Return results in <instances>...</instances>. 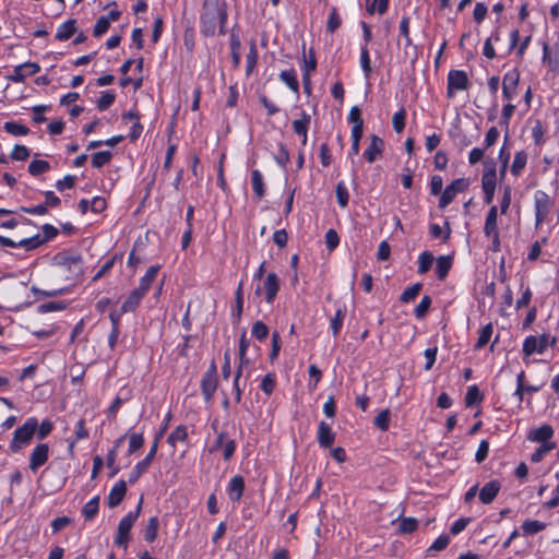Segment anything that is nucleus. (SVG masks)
Listing matches in <instances>:
<instances>
[{
    "mask_svg": "<svg viewBox=\"0 0 559 559\" xmlns=\"http://www.w3.org/2000/svg\"><path fill=\"white\" fill-rule=\"evenodd\" d=\"M200 20L202 35L214 36L217 22L227 21L226 3L221 0H203Z\"/></svg>",
    "mask_w": 559,
    "mask_h": 559,
    "instance_id": "1",
    "label": "nucleus"
},
{
    "mask_svg": "<svg viewBox=\"0 0 559 559\" xmlns=\"http://www.w3.org/2000/svg\"><path fill=\"white\" fill-rule=\"evenodd\" d=\"M43 233H44L43 238L40 237L39 234H36L32 237L24 238L19 241H14L11 238L0 235V245L2 247H10V248L23 247V248H25L26 251H31V250L38 248L39 246L47 242L48 240L55 238L58 235V229L50 224H45L43 226Z\"/></svg>",
    "mask_w": 559,
    "mask_h": 559,
    "instance_id": "2",
    "label": "nucleus"
},
{
    "mask_svg": "<svg viewBox=\"0 0 559 559\" xmlns=\"http://www.w3.org/2000/svg\"><path fill=\"white\" fill-rule=\"evenodd\" d=\"M142 502L143 497H141L135 510L129 512L120 520L117 530V536L115 538V544L117 546L123 547L124 549L127 548L128 542L130 539V531L142 511Z\"/></svg>",
    "mask_w": 559,
    "mask_h": 559,
    "instance_id": "3",
    "label": "nucleus"
},
{
    "mask_svg": "<svg viewBox=\"0 0 559 559\" xmlns=\"http://www.w3.org/2000/svg\"><path fill=\"white\" fill-rule=\"evenodd\" d=\"M37 427L38 421L35 417L28 418L23 426L19 427L13 433V439L10 444L11 451L16 453L23 445L28 444L37 430Z\"/></svg>",
    "mask_w": 559,
    "mask_h": 559,
    "instance_id": "4",
    "label": "nucleus"
},
{
    "mask_svg": "<svg viewBox=\"0 0 559 559\" xmlns=\"http://www.w3.org/2000/svg\"><path fill=\"white\" fill-rule=\"evenodd\" d=\"M53 259L59 266L67 270V280L74 281L83 275V259L80 254L69 255L67 253H59Z\"/></svg>",
    "mask_w": 559,
    "mask_h": 559,
    "instance_id": "5",
    "label": "nucleus"
},
{
    "mask_svg": "<svg viewBox=\"0 0 559 559\" xmlns=\"http://www.w3.org/2000/svg\"><path fill=\"white\" fill-rule=\"evenodd\" d=\"M485 171L481 177V186L485 194V202L490 204L493 200L495 190H496V181H497V171H496V163L493 159L485 160Z\"/></svg>",
    "mask_w": 559,
    "mask_h": 559,
    "instance_id": "6",
    "label": "nucleus"
},
{
    "mask_svg": "<svg viewBox=\"0 0 559 559\" xmlns=\"http://www.w3.org/2000/svg\"><path fill=\"white\" fill-rule=\"evenodd\" d=\"M217 384V367L215 361H212L201 381V391L205 402L210 403L213 400Z\"/></svg>",
    "mask_w": 559,
    "mask_h": 559,
    "instance_id": "7",
    "label": "nucleus"
},
{
    "mask_svg": "<svg viewBox=\"0 0 559 559\" xmlns=\"http://www.w3.org/2000/svg\"><path fill=\"white\" fill-rule=\"evenodd\" d=\"M469 187V179L459 178L448 185L439 199V207L445 209L455 198L456 193L464 192Z\"/></svg>",
    "mask_w": 559,
    "mask_h": 559,
    "instance_id": "8",
    "label": "nucleus"
},
{
    "mask_svg": "<svg viewBox=\"0 0 559 559\" xmlns=\"http://www.w3.org/2000/svg\"><path fill=\"white\" fill-rule=\"evenodd\" d=\"M468 76L462 70H451L448 74V97H453V91H464L468 88Z\"/></svg>",
    "mask_w": 559,
    "mask_h": 559,
    "instance_id": "9",
    "label": "nucleus"
},
{
    "mask_svg": "<svg viewBox=\"0 0 559 559\" xmlns=\"http://www.w3.org/2000/svg\"><path fill=\"white\" fill-rule=\"evenodd\" d=\"M49 455V445L47 443H39L32 451L29 456V469L32 472H36L40 466H43Z\"/></svg>",
    "mask_w": 559,
    "mask_h": 559,
    "instance_id": "10",
    "label": "nucleus"
},
{
    "mask_svg": "<svg viewBox=\"0 0 559 559\" xmlns=\"http://www.w3.org/2000/svg\"><path fill=\"white\" fill-rule=\"evenodd\" d=\"M156 455V442H153L147 455L140 461L130 473L129 483L134 484L147 471Z\"/></svg>",
    "mask_w": 559,
    "mask_h": 559,
    "instance_id": "11",
    "label": "nucleus"
},
{
    "mask_svg": "<svg viewBox=\"0 0 559 559\" xmlns=\"http://www.w3.org/2000/svg\"><path fill=\"white\" fill-rule=\"evenodd\" d=\"M383 148V140L380 136L372 134L370 135V144L364 152V157L368 163H373L378 156L382 155Z\"/></svg>",
    "mask_w": 559,
    "mask_h": 559,
    "instance_id": "12",
    "label": "nucleus"
},
{
    "mask_svg": "<svg viewBox=\"0 0 559 559\" xmlns=\"http://www.w3.org/2000/svg\"><path fill=\"white\" fill-rule=\"evenodd\" d=\"M520 74L513 69L509 71L502 81V94L506 99H511L515 93L516 86L519 84Z\"/></svg>",
    "mask_w": 559,
    "mask_h": 559,
    "instance_id": "13",
    "label": "nucleus"
},
{
    "mask_svg": "<svg viewBox=\"0 0 559 559\" xmlns=\"http://www.w3.org/2000/svg\"><path fill=\"white\" fill-rule=\"evenodd\" d=\"M127 493V481L120 479L110 490L109 496L107 498V503L109 508L118 507L122 500L124 499Z\"/></svg>",
    "mask_w": 559,
    "mask_h": 559,
    "instance_id": "14",
    "label": "nucleus"
},
{
    "mask_svg": "<svg viewBox=\"0 0 559 559\" xmlns=\"http://www.w3.org/2000/svg\"><path fill=\"white\" fill-rule=\"evenodd\" d=\"M265 300L271 304L280 290V278L275 273H269L264 281Z\"/></svg>",
    "mask_w": 559,
    "mask_h": 559,
    "instance_id": "15",
    "label": "nucleus"
},
{
    "mask_svg": "<svg viewBox=\"0 0 559 559\" xmlns=\"http://www.w3.org/2000/svg\"><path fill=\"white\" fill-rule=\"evenodd\" d=\"M501 488V484L499 480H491L487 483L479 491V500L484 504L491 503L497 497L499 490Z\"/></svg>",
    "mask_w": 559,
    "mask_h": 559,
    "instance_id": "16",
    "label": "nucleus"
},
{
    "mask_svg": "<svg viewBox=\"0 0 559 559\" xmlns=\"http://www.w3.org/2000/svg\"><path fill=\"white\" fill-rule=\"evenodd\" d=\"M335 441V433L332 431L330 425L324 421L319 424L318 428V442L322 448H331Z\"/></svg>",
    "mask_w": 559,
    "mask_h": 559,
    "instance_id": "17",
    "label": "nucleus"
},
{
    "mask_svg": "<svg viewBox=\"0 0 559 559\" xmlns=\"http://www.w3.org/2000/svg\"><path fill=\"white\" fill-rule=\"evenodd\" d=\"M245 480L240 475L234 476L228 486L229 497L233 501H239L243 495Z\"/></svg>",
    "mask_w": 559,
    "mask_h": 559,
    "instance_id": "18",
    "label": "nucleus"
},
{
    "mask_svg": "<svg viewBox=\"0 0 559 559\" xmlns=\"http://www.w3.org/2000/svg\"><path fill=\"white\" fill-rule=\"evenodd\" d=\"M554 435V429L550 425H543L539 428L532 430L528 433V439L534 442H550L549 439Z\"/></svg>",
    "mask_w": 559,
    "mask_h": 559,
    "instance_id": "19",
    "label": "nucleus"
},
{
    "mask_svg": "<svg viewBox=\"0 0 559 559\" xmlns=\"http://www.w3.org/2000/svg\"><path fill=\"white\" fill-rule=\"evenodd\" d=\"M76 32V21L70 19L58 27L55 38L60 41L70 39Z\"/></svg>",
    "mask_w": 559,
    "mask_h": 559,
    "instance_id": "20",
    "label": "nucleus"
},
{
    "mask_svg": "<svg viewBox=\"0 0 559 559\" xmlns=\"http://www.w3.org/2000/svg\"><path fill=\"white\" fill-rule=\"evenodd\" d=\"M145 296V293L141 292L138 287L133 289L126 301L121 306V312L127 313L133 311Z\"/></svg>",
    "mask_w": 559,
    "mask_h": 559,
    "instance_id": "21",
    "label": "nucleus"
},
{
    "mask_svg": "<svg viewBox=\"0 0 559 559\" xmlns=\"http://www.w3.org/2000/svg\"><path fill=\"white\" fill-rule=\"evenodd\" d=\"M452 263H453V255H440L437 259L436 273H437L438 280L443 281L448 276V274L452 267Z\"/></svg>",
    "mask_w": 559,
    "mask_h": 559,
    "instance_id": "22",
    "label": "nucleus"
},
{
    "mask_svg": "<svg viewBox=\"0 0 559 559\" xmlns=\"http://www.w3.org/2000/svg\"><path fill=\"white\" fill-rule=\"evenodd\" d=\"M497 216H498V209L496 205H492L486 217L485 226H484V233L487 237H490L492 233L498 231L497 230Z\"/></svg>",
    "mask_w": 559,
    "mask_h": 559,
    "instance_id": "23",
    "label": "nucleus"
},
{
    "mask_svg": "<svg viewBox=\"0 0 559 559\" xmlns=\"http://www.w3.org/2000/svg\"><path fill=\"white\" fill-rule=\"evenodd\" d=\"M483 400L484 394L476 384L468 386L464 399L466 407H473L474 405L481 403Z\"/></svg>",
    "mask_w": 559,
    "mask_h": 559,
    "instance_id": "24",
    "label": "nucleus"
},
{
    "mask_svg": "<svg viewBox=\"0 0 559 559\" xmlns=\"http://www.w3.org/2000/svg\"><path fill=\"white\" fill-rule=\"evenodd\" d=\"M159 267V265H152L148 267L146 274L141 278L140 285L138 287L141 292L145 294L148 292L151 284L155 280Z\"/></svg>",
    "mask_w": 559,
    "mask_h": 559,
    "instance_id": "25",
    "label": "nucleus"
},
{
    "mask_svg": "<svg viewBox=\"0 0 559 559\" xmlns=\"http://www.w3.org/2000/svg\"><path fill=\"white\" fill-rule=\"evenodd\" d=\"M280 79L295 93L299 91L297 74L294 69L284 70L280 74Z\"/></svg>",
    "mask_w": 559,
    "mask_h": 559,
    "instance_id": "26",
    "label": "nucleus"
},
{
    "mask_svg": "<svg viewBox=\"0 0 559 559\" xmlns=\"http://www.w3.org/2000/svg\"><path fill=\"white\" fill-rule=\"evenodd\" d=\"M240 47L241 43L238 35L233 31L230 35V55L235 68L239 67L240 63Z\"/></svg>",
    "mask_w": 559,
    "mask_h": 559,
    "instance_id": "27",
    "label": "nucleus"
},
{
    "mask_svg": "<svg viewBox=\"0 0 559 559\" xmlns=\"http://www.w3.org/2000/svg\"><path fill=\"white\" fill-rule=\"evenodd\" d=\"M99 509V497L96 496L93 499H91L88 502H86L82 509V514L85 518V520H93L96 514L98 513Z\"/></svg>",
    "mask_w": 559,
    "mask_h": 559,
    "instance_id": "28",
    "label": "nucleus"
},
{
    "mask_svg": "<svg viewBox=\"0 0 559 559\" xmlns=\"http://www.w3.org/2000/svg\"><path fill=\"white\" fill-rule=\"evenodd\" d=\"M527 163V154L524 151H520L515 153L512 166H511V173L513 176H519L521 171L525 168Z\"/></svg>",
    "mask_w": 559,
    "mask_h": 559,
    "instance_id": "29",
    "label": "nucleus"
},
{
    "mask_svg": "<svg viewBox=\"0 0 559 559\" xmlns=\"http://www.w3.org/2000/svg\"><path fill=\"white\" fill-rule=\"evenodd\" d=\"M435 257L430 251H424L418 258V270L419 274H426L432 266Z\"/></svg>",
    "mask_w": 559,
    "mask_h": 559,
    "instance_id": "30",
    "label": "nucleus"
},
{
    "mask_svg": "<svg viewBox=\"0 0 559 559\" xmlns=\"http://www.w3.org/2000/svg\"><path fill=\"white\" fill-rule=\"evenodd\" d=\"M158 526H159V522H158V518L157 516H152L150 520H148V523L144 530V539L148 543H153L156 537H157V532H158Z\"/></svg>",
    "mask_w": 559,
    "mask_h": 559,
    "instance_id": "31",
    "label": "nucleus"
},
{
    "mask_svg": "<svg viewBox=\"0 0 559 559\" xmlns=\"http://www.w3.org/2000/svg\"><path fill=\"white\" fill-rule=\"evenodd\" d=\"M251 182H252V189L258 197V199H261L264 197L265 190H264V182L261 173L258 169L252 170L251 174Z\"/></svg>",
    "mask_w": 559,
    "mask_h": 559,
    "instance_id": "32",
    "label": "nucleus"
},
{
    "mask_svg": "<svg viewBox=\"0 0 559 559\" xmlns=\"http://www.w3.org/2000/svg\"><path fill=\"white\" fill-rule=\"evenodd\" d=\"M429 233L432 238H442V241L445 242L449 240L451 235V228L449 222H445V230L442 229L438 224H431L429 227Z\"/></svg>",
    "mask_w": 559,
    "mask_h": 559,
    "instance_id": "33",
    "label": "nucleus"
},
{
    "mask_svg": "<svg viewBox=\"0 0 559 559\" xmlns=\"http://www.w3.org/2000/svg\"><path fill=\"white\" fill-rule=\"evenodd\" d=\"M3 129L15 136L26 135L29 133V129L26 126L20 124L15 121H7Z\"/></svg>",
    "mask_w": 559,
    "mask_h": 559,
    "instance_id": "34",
    "label": "nucleus"
},
{
    "mask_svg": "<svg viewBox=\"0 0 559 559\" xmlns=\"http://www.w3.org/2000/svg\"><path fill=\"white\" fill-rule=\"evenodd\" d=\"M112 158V154L110 151H100L94 153L92 156V166L94 168H102L104 165L108 164Z\"/></svg>",
    "mask_w": 559,
    "mask_h": 559,
    "instance_id": "35",
    "label": "nucleus"
},
{
    "mask_svg": "<svg viewBox=\"0 0 559 559\" xmlns=\"http://www.w3.org/2000/svg\"><path fill=\"white\" fill-rule=\"evenodd\" d=\"M423 289V284L421 283H416L409 287H407L403 293L402 295L400 296V300L402 302H409V301H413L418 295L419 293L421 292Z\"/></svg>",
    "mask_w": 559,
    "mask_h": 559,
    "instance_id": "36",
    "label": "nucleus"
},
{
    "mask_svg": "<svg viewBox=\"0 0 559 559\" xmlns=\"http://www.w3.org/2000/svg\"><path fill=\"white\" fill-rule=\"evenodd\" d=\"M546 524L537 520H527L522 524V530L525 535H533L545 530Z\"/></svg>",
    "mask_w": 559,
    "mask_h": 559,
    "instance_id": "37",
    "label": "nucleus"
},
{
    "mask_svg": "<svg viewBox=\"0 0 559 559\" xmlns=\"http://www.w3.org/2000/svg\"><path fill=\"white\" fill-rule=\"evenodd\" d=\"M556 448V443L555 442H546V443H542L540 447H538L535 452L531 455V461L533 463H538L540 462L544 456L550 452L551 450H554Z\"/></svg>",
    "mask_w": 559,
    "mask_h": 559,
    "instance_id": "38",
    "label": "nucleus"
},
{
    "mask_svg": "<svg viewBox=\"0 0 559 559\" xmlns=\"http://www.w3.org/2000/svg\"><path fill=\"white\" fill-rule=\"evenodd\" d=\"M515 106L513 104H507L502 109L500 124L506 127L504 142L509 139V121L514 112Z\"/></svg>",
    "mask_w": 559,
    "mask_h": 559,
    "instance_id": "39",
    "label": "nucleus"
},
{
    "mask_svg": "<svg viewBox=\"0 0 559 559\" xmlns=\"http://www.w3.org/2000/svg\"><path fill=\"white\" fill-rule=\"evenodd\" d=\"M50 169L48 162L43 159H35L28 165V173L32 176H39Z\"/></svg>",
    "mask_w": 559,
    "mask_h": 559,
    "instance_id": "40",
    "label": "nucleus"
},
{
    "mask_svg": "<svg viewBox=\"0 0 559 559\" xmlns=\"http://www.w3.org/2000/svg\"><path fill=\"white\" fill-rule=\"evenodd\" d=\"M391 413L390 409L381 411L374 418V426L379 428L381 431H386L390 426Z\"/></svg>",
    "mask_w": 559,
    "mask_h": 559,
    "instance_id": "41",
    "label": "nucleus"
},
{
    "mask_svg": "<svg viewBox=\"0 0 559 559\" xmlns=\"http://www.w3.org/2000/svg\"><path fill=\"white\" fill-rule=\"evenodd\" d=\"M432 300L430 296H424L420 302L416 306L414 312L417 319H424L431 307Z\"/></svg>",
    "mask_w": 559,
    "mask_h": 559,
    "instance_id": "42",
    "label": "nucleus"
},
{
    "mask_svg": "<svg viewBox=\"0 0 559 559\" xmlns=\"http://www.w3.org/2000/svg\"><path fill=\"white\" fill-rule=\"evenodd\" d=\"M251 333L258 341L263 342L269 335V328L262 321H257L252 325Z\"/></svg>",
    "mask_w": 559,
    "mask_h": 559,
    "instance_id": "43",
    "label": "nucleus"
},
{
    "mask_svg": "<svg viewBox=\"0 0 559 559\" xmlns=\"http://www.w3.org/2000/svg\"><path fill=\"white\" fill-rule=\"evenodd\" d=\"M188 438L187 427L179 425L167 438L170 445H175L177 441H185Z\"/></svg>",
    "mask_w": 559,
    "mask_h": 559,
    "instance_id": "44",
    "label": "nucleus"
},
{
    "mask_svg": "<svg viewBox=\"0 0 559 559\" xmlns=\"http://www.w3.org/2000/svg\"><path fill=\"white\" fill-rule=\"evenodd\" d=\"M418 527V522L414 518H402L399 525V531L402 534H411Z\"/></svg>",
    "mask_w": 559,
    "mask_h": 559,
    "instance_id": "45",
    "label": "nucleus"
},
{
    "mask_svg": "<svg viewBox=\"0 0 559 559\" xmlns=\"http://www.w3.org/2000/svg\"><path fill=\"white\" fill-rule=\"evenodd\" d=\"M492 335V324L491 323H488L487 325H485L480 333H479V336H478V340H477V343L475 345V348L476 349H480L483 348L485 345L488 344L490 337Z\"/></svg>",
    "mask_w": 559,
    "mask_h": 559,
    "instance_id": "46",
    "label": "nucleus"
},
{
    "mask_svg": "<svg viewBox=\"0 0 559 559\" xmlns=\"http://www.w3.org/2000/svg\"><path fill=\"white\" fill-rule=\"evenodd\" d=\"M344 318H345V309L338 308L336 310L334 318H332V320H331V330H332V333L334 336L338 335V333L342 329V325H343Z\"/></svg>",
    "mask_w": 559,
    "mask_h": 559,
    "instance_id": "47",
    "label": "nucleus"
},
{
    "mask_svg": "<svg viewBox=\"0 0 559 559\" xmlns=\"http://www.w3.org/2000/svg\"><path fill=\"white\" fill-rule=\"evenodd\" d=\"M406 110L401 108L393 115L392 124L396 133H401L405 128Z\"/></svg>",
    "mask_w": 559,
    "mask_h": 559,
    "instance_id": "48",
    "label": "nucleus"
},
{
    "mask_svg": "<svg viewBox=\"0 0 559 559\" xmlns=\"http://www.w3.org/2000/svg\"><path fill=\"white\" fill-rule=\"evenodd\" d=\"M336 199L337 203L341 207H346L348 205L349 201V193L347 191V188L345 187V183L343 181H340L336 186Z\"/></svg>",
    "mask_w": 559,
    "mask_h": 559,
    "instance_id": "49",
    "label": "nucleus"
},
{
    "mask_svg": "<svg viewBox=\"0 0 559 559\" xmlns=\"http://www.w3.org/2000/svg\"><path fill=\"white\" fill-rule=\"evenodd\" d=\"M342 24V20L340 14L337 13L336 8H332L328 23L326 31L333 34Z\"/></svg>",
    "mask_w": 559,
    "mask_h": 559,
    "instance_id": "50",
    "label": "nucleus"
},
{
    "mask_svg": "<svg viewBox=\"0 0 559 559\" xmlns=\"http://www.w3.org/2000/svg\"><path fill=\"white\" fill-rule=\"evenodd\" d=\"M360 63H361V68H362L365 76L369 78L372 72V68H371L370 57H369V51H368L367 46L361 47Z\"/></svg>",
    "mask_w": 559,
    "mask_h": 559,
    "instance_id": "51",
    "label": "nucleus"
},
{
    "mask_svg": "<svg viewBox=\"0 0 559 559\" xmlns=\"http://www.w3.org/2000/svg\"><path fill=\"white\" fill-rule=\"evenodd\" d=\"M116 95L112 92H103L97 100V108L103 111L108 109L115 102Z\"/></svg>",
    "mask_w": 559,
    "mask_h": 559,
    "instance_id": "52",
    "label": "nucleus"
},
{
    "mask_svg": "<svg viewBox=\"0 0 559 559\" xmlns=\"http://www.w3.org/2000/svg\"><path fill=\"white\" fill-rule=\"evenodd\" d=\"M144 444V438L142 433H131L129 435V449L128 453L132 454L139 449H141Z\"/></svg>",
    "mask_w": 559,
    "mask_h": 559,
    "instance_id": "53",
    "label": "nucleus"
},
{
    "mask_svg": "<svg viewBox=\"0 0 559 559\" xmlns=\"http://www.w3.org/2000/svg\"><path fill=\"white\" fill-rule=\"evenodd\" d=\"M67 308V304L63 301H49L46 304H41L38 307V312L46 313L51 311H60Z\"/></svg>",
    "mask_w": 559,
    "mask_h": 559,
    "instance_id": "54",
    "label": "nucleus"
},
{
    "mask_svg": "<svg viewBox=\"0 0 559 559\" xmlns=\"http://www.w3.org/2000/svg\"><path fill=\"white\" fill-rule=\"evenodd\" d=\"M260 388L266 395H271L275 389V374L266 373L262 379Z\"/></svg>",
    "mask_w": 559,
    "mask_h": 559,
    "instance_id": "55",
    "label": "nucleus"
},
{
    "mask_svg": "<svg viewBox=\"0 0 559 559\" xmlns=\"http://www.w3.org/2000/svg\"><path fill=\"white\" fill-rule=\"evenodd\" d=\"M281 346H282V340H281L280 333L277 331H274L272 333V347H271V352H270V360L271 361H274L278 357Z\"/></svg>",
    "mask_w": 559,
    "mask_h": 559,
    "instance_id": "56",
    "label": "nucleus"
},
{
    "mask_svg": "<svg viewBox=\"0 0 559 559\" xmlns=\"http://www.w3.org/2000/svg\"><path fill=\"white\" fill-rule=\"evenodd\" d=\"M535 352L538 353L537 337L533 335L527 336L523 343V353L525 356H531Z\"/></svg>",
    "mask_w": 559,
    "mask_h": 559,
    "instance_id": "57",
    "label": "nucleus"
},
{
    "mask_svg": "<svg viewBox=\"0 0 559 559\" xmlns=\"http://www.w3.org/2000/svg\"><path fill=\"white\" fill-rule=\"evenodd\" d=\"M109 26H110V23L108 22V19H105V16H100L94 25V29H93L94 36L95 37L102 36L103 34H105L108 31Z\"/></svg>",
    "mask_w": 559,
    "mask_h": 559,
    "instance_id": "58",
    "label": "nucleus"
},
{
    "mask_svg": "<svg viewBox=\"0 0 559 559\" xmlns=\"http://www.w3.org/2000/svg\"><path fill=\"white\" fill-rule=\"evenodd\" d=\"M258 51L254 44H251L250 50L247 55V74H250L257 66Z\"/></svg>",
    "mask_w": 559,
    "mask_h": 559,
    "instance_id": "59",
    "label": "nucleus"
},
{
    "mask_svg": "<svg viewBox=\"0 0 559 559\" xmlns=\"http://www.w3.org/2000/svg\"><path fill=\"white\" fill-rule=\"evenodd\" d=\"M29 156V151L26 146L16 144L11 153V158L14 160H26Z\"/></svg>",
    "mask_w": 559,
    "mask_h": 559,
    "instance_id": "60",
    "label": "nucleus"
},
{
    "mask_svg": "<svg viewBox=\"0 0 559 559\" xmlns=\"http://www.w3.org/2000/svg\"><path fill=\"white\" fill-rule=\"evenodd\" d=\"M340 243V237L334 229H329L325 234V245L326 248L332 251L334 250Z\"/></svg>",
    "mask_w": 559,
    "mask_h": 559,
    "instance_id": "61",
    "label": "nucleus"
},
{
    "mask_svg": "<svg viewBox=\"0 0 559 559\" xmlns=\"http://www.w3.org/2000/svg\"><path fill=\"white\" fill-rule=\"evenodd\" d=\"M488 452H489V443L487 440H481L479 445H478V449H477V452L475 454V461L477 463H481L484 462L487 456H488Z\"/></svg>",
    "mask_w": 559,
    "mask_h": 559,
    "instance_id": "62",
    "label": "nucleus"
},
{
    "mask_svg": "<svg viewBox=\"0 0 559 559\" xmlns=\"http://www.w3.org/2000/svg\"><path fill=\"white\" fill-rule=\"evenodd\" d=\"M487 11H488V9L485 3H483V2L476 3L474 13H473L474 21L478 24L481 23L487 15Z\"/></svg>",
    "mask_w": 559,
    "mask_h": 559,
    "instance_id": "63",
    "label": "nucleus"
},
{
    "mask_svg": "<svg viewBox=\"0 0 559 559\" xmlns=\"http://www.w3.org/2000/svg\"><path fill=\"white\" fill-rule=\"evenodd\" d=\"M391 254V247L388 241L383 240L380 242L378 252H377V259L379 261H386L389 260Z\"/></svg>",
    "mask_w": 559,
    "mask_h": 559,
    "instance_id": "64",
    "label": "nucleus"
}]
</instances>
